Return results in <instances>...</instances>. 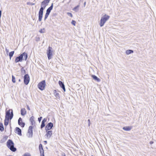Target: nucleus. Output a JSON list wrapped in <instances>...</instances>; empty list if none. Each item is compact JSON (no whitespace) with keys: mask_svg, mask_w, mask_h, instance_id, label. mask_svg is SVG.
Masks as SVG:
<instances>
[{"mask_svg":"<svg viewBox=\"0 0 156 156\" xmlns=\"http://www.w3.org/2000/svg\"><path fill=\"white\" fill-rule=\"evenodd\" d=\"M50 0H44L41 2L40 8L38 12V20L41 21L42 19L44 10L48 5Z\"/></svg>","mask_w":156,"mask_h":156,"instance_id":"nucleus-1","label":"nucleus"},{"mask_svg":"<svg viewBox=\"0 0 156 156\" xmlns=\"http://www.w3.org/2000/svg\"><path fill=\"white\" fill-rule=\"evenodd\" d=\"M28 57L27 54L25 52H24L21 54L20 56L16 57L15 59L16 63H17L19 62H21L23 60L26 61Z\"/></svg>","mask_w":156,"mask_h":156,"instance_id":"nucleus-2","label":"nucleus"},{"mask_svg":"<svg viewBox=\"0 0 156 156\" xmlns=\"http://www.w3.org/2000/svg\"><path fill=\"white\" fill-rule=\"evenodd\" d=\"M6 145L12 151L15 152L16 151V148L14 147V144L11 140L9 139L8 140L6 143Z\"/></svg>","mask_w":156,"mask_h":156,"instance_id":"nucleus-3","label":"nucleus"},{"mask_svg":"<svg viewBox=\"0 0 156 156\" xmlns=\"http://www.w3.org/2000/svg\"><path fill=\"white\" fill-rule=\"evenodd\" d=\"M110 16L106 15H105L102 16L100 20L99 23L100 26L101 27H103L105 22L109 19Z\"/></svg>","mask_w":156,"mask_h":156,"instance_id":"nucleus-4","label":"nucleus"},{"mask_svg":"<svg viewBox=\"0 0 156 156\" xmlns=\"http://www.w3.org/2000/svg\"><path fill=\"white\" fill-rule=\"evenodd\" d=\"M13 110L12 109H9L7 111H6L5 118L11 120L13 118Z\"/></svg>","mask_w":156,"mask_h":156,"instance_id":"nucleus-5","label":"nucleus"},{"mask_svg":"<svg viewBox=\"0 0 156 156\" xmlns=\"http://www.w3.org/2000/svg\"><path fill=\"white\" fill-rule=\"evenodd\" d=\"M46 86L45 80H43L40 82L37 85L38 88L41 90H44Z\"/></svg>","mask_w":156,"mask_h":156,"instance_id":"nucleus-6","label":"nucleus"},{"mask_svg":"<svg viewBox=\"0 0 156 156\" xmlns=\"http://www.w3.org/2000/svg\"><path fill=\"white\" fill-rule=\"evenodd\" d=\"M52 48L51 47L49 46L48 49L47 50V55L48 56V58L49 60L51 59L52 56Z\"/></svg>","mask_w":156,"mask_h":156,"instance_id":"nucleus-7","label":"nucleus"},{"mask_svg":"<svg viewBox=\"0 0 156 156\" xmlns=\"http://www.w3.org/2000/svg\"><path fill=\"white\" fill-rule=\"evenodd\" d=\"M23 78L24 83L26 85H28L30 80V77L29 75L28 74H25Z\"/></svg>","mask_w":156,"mask_h":156,"instance_id":"nucleus-8","label":"nucleus"},{"mask_svg":"<svg viewBox=\"0 0 156 156\" xmlns=\"http://www.w3.org/2000/svg\"><path fill=\"white\" fill-rule=\"evenodd\" d=\"M53 126V124L51 122L48 123L45 127V130L46 131L51 129Z\"/></svg>","mask_w":156,"mask_h":156,"instance_id":"nucleus-9","label":"nucleus"},{"mask_svg":"<svg viewBox=\"0 0 156 156\" xmlns=\"http://www.w3.org/2000/svg\"><path fill=\"white\" fill-rule=\"evenodd\" d=\"M28 137H32L33 135V126H30L29 127L28 129Z\"/></svg>","mask_w":156,"mask_h":156,"instance_id":"nucleus-10","label":"nucleus"},{"mask_svg":"<svg viewBox=\"0 0 156 156\" xmlns=\"http://www.w3.org/2000/svg\"><path fill=\"white\" fill-rule=\"evenodd\" d=\"M46 133L45 136L46 138L48 139H49L50 138L52 134V131L51 130H48L46 131Z\"/></svg>","mask_w":156,"mask_h":156,"instance_id":"nucleus-11","label":"nucleus"},{"mask_svg":"<svg viewBox=\"0 0 156 156\" xmlns=\"http://www.w3.org/2000/svg\"><path fill=\"white\" fill-rule=\"evenodd\" d=\"M18 124L22 128L25 126V123L23 122L22 119L21 117H20L18 120Z\"/></svg>","mask_w":156,"mask_h":156,"instance_id":"nucleus-12","label":"nucleus"},{"mask_svg":"<svg viewBox=\"0 0 156 156\" xmlns=\"http://www.w3.org/2000/svg\"><path fill=\"white\" fill-rule=\"evenodd\" d=\"M39 148L40 153V156H44V150L43 148L42 145L41 144H40L39 145Z\"/></svg>","mask_w":156,"mask_h":156,"instance_id":"nucleus-13","label":"nucleus"},{"mask_svg":"<svg viewBox=\"0 0 156 156\" xmlns=\"http://www.w3.org/2000/svg\"><path fill=\"white\" fill-rule=\"evenodd\" d=\"M15 132L16 133H17L19 135L21 136L22 135L21 130L19 127H16Z\"/></svg>","mask_w":156,"mask_h":156,"instance_id":"nucleus-14","label":"nucleus"},{"mask_svg":"<svg viewBox=\"0 0 156 156\" xmlns=\"http://www.w3.org/2000/svg\"><path fill=\"white\" fill-rule=\"evenodd\" d=\"M58 84L60 87L62 88L64 90V91L65 92L66 91V89L65 88L64 84V83H63V82L61 81H58Z\"/></svg>","mask_w":156,"mask_h":156,"instance_id":"nucleus-15","label":"nucleus"},{"mask_svg":"<svg viewBox=\"0 0 156 156\" xmlns=\"http://www.w3.org/2000/svg\"><path fill=\"white\" fill-rule=\"evenodd\" d=\"M92 77L94 80L98 82H99L101 81V79L95 75H92Z\"/></svg>","mask_w":156,"mask_h":156,"instance_id":"nucleus-16","label":"nucleus"},{"mask_svg":"<svg viewBox=\"0 0 156 156\" xmlns=\"http://www.w3.org/2000/svg\"><path fill=\"white\" fill-rule=\"evenodd\" d=\"M132 129V128L131 126H125L123 127L122 129L126 131H129L130 130Z\"/></svg>","mask_w":156,"mask_h":156,"instance_id":"nucleus-17","label":"nucleus"},{"mask_svg":"<svg viewBox=\"0 0 156 156\" xmlns=\"http://www.w3.org/2000/svg\"><path fill=\"white\" fill-rule=\"evenodd\" d=\"M21 114L23 115H24L26 113V111L25 108H22L21 109Z\"/></svg>","mask_w":156,"mask_h":156,"instance_id":"nucleus-18","label":"nucleus"},{"mask_svg":"<svg viewBox=\"0 0 156 156\" xmlns=\"http://www.w3.org/2000/svg\"><path fill=\"white\" fill-rule=\"evenodd\" d=\"M34 117L33 116H32L30 117V121L31 122V124L32 125H33L34 123L35 122L34 121Z\"/></svg>","mask_w":156,"mask_h":156,"instance_id":"nucleus-19","label":"nucleus"},{"mask_svg":"<svg viewBox=\"0 0 156 156\" xmlns=\"http://www.w3.org/2000/svg\"><path fill=\"white\" fill-rule=\"evenodd\" d=\"M9 119H6L5 118V119L4 120V125L5 126H7L8 125L9 122Z\"/></svg>","mask_w":156,"mask_h":156,"instance_id":"nucleus-20","label":"nucleus"},{"mask_svg":"<svg viewBox=\"0 0 156 156\" xmlns=\"http://www.w3.org/2000/svg\"><path fill=\"white\" fill-rule=\"evenodd\" d=\"M133 52V51L132 50H128L126 51V53L127 55L132 54Z\"/></svg>","mask_w":156,"mask_h":156,"instance_id":"nucleus-21","label":"nucleus"},{"mask_svg":"<svg viewBox=\"0 0 156 156\" xmlns=\"http://www.w3.org/2000/svg\"><path fill=\"white\" fill-rule=\"evenodd\" d=\"M4 130V128L2 123L0 122V130L1 132L3 131Z\"/></svg>","mask_w":156,"mask_h":156,"instance_id":"nucleus-22","label":"nucleus"},{"mask_svg":"<svg viewBox=\"0 0 156 156\" xmlns=\"http://www.w3.org/2000/svg\"><path fill=\"white\" fill-rule=\"evenodd\" d=\"M21 71L22 75L26 74V71L23 67L21 68Z\"/></svg>","mask_w":156,"mask_h":156,"instance_id":"nucleus-23","label":"nucleus"},{"mask_svg":"<svg viewBox=\"0 0 156 156\" xmlns=\"http://www.w3.org/2000/svg\"><path fill=\"white\" fill-rule=\"evenodd\" d=\"M14 53V51H11L10 52H9V58H10V59H11V58L13 56Z\"/></svg>","mask_w":156,"mask_h":156,"instance_id":"nucleus-24","label":"nucleus"},{"mask_svg":"<svg viewBox=\"0 0 156 156\" xmlns=\"http://www.w3.org/2000/svg\"><path fill=\"white\" fill-rule=\"evenodd\" d=\"M52 9H51V8H48L46 10V13L47 14H49V15L51 12V11L52 10Z\"/></svg>","mask_w":156,"mask_h":156,"instance_id":"nucleus-25","label":"nucleus"},{"mask_svg":"<svg viewBox=\"0 0 156 156\" xmlns=\"http://www.w3.org/2000/svg\"><path fill=\"white\" fill-rule=\"evenodd\" d=\"M79 5H77L76 6H75L73 8V10L76 12H77L78 10V9L79 8Z\"/></svg>","mask_w":156,"mask_h":156,"instance_id":"nucleus-26","label":"nucleus"},{"mask_svg":"<svg viewBox=\"0 0 156 156\" xmlns=\"http://www.w3.org/2000/svg\"><path fill=\"white\" fill-rule=\"evenodd\" d=\"M54 94L57 97H59V94L58 93L56 92V90H55L54 91Z\"/></svg>","mask_w":156,"mask_h":156,"instance_id":"nucleus-27","label":"nucleus"},{"mask_svg":"<svg viewBox=\"0 0 156 156\" xmlns=\"http://www.w3.org/2000/svg\"><path fill=\"white\" fill-rule=\"evenodd\" d=\"M45 126V122H41V128L42 129Z\"/></svg>","mask_w":156,"mask_h":156,"instance_id":"nucleus-28","label":"nucleus"},{"mask_svg":"<svg viewBox=\"0 0 156 156\" xmlns=\"http://www.w3.org/2000/svg\"><path fill=\"white\" fill-rule=\"evenodd\" d=\"M12 81L14 83L16 82L15 78L13 75L12 76Z\"/></svg>","mask_w":156,"mask_h":156,"instance_id":"nucleus-29","label":"nucleus"},{"mask_svg":"<svg viewBox=\"0 0 156 156\" xmlns=\"http://www.w3.org/2000/svg\"><path fill=\"white\" fill-rule=\"evenodd\" d=\"M45 29L44 28H43L41 29L39 32L41 33H44Z\"/></svg>","mask_w":156,"mask_h":156,"instance_id":"nucleus-30","label":"nucleus"},{"mask_svg":"<svg viewBox=\"0 0 156 156\" xmlns=\"http://www.w3.org/2000/svg\"><path fill=\"white\" fill-rule=\"evenodd\" d=\"M49 15V14H47L46 13H45V15L44 16V20L45 21L46 19L48 17V16Z\"/></svg>","mask_w":156,"mask_h":156,"instance_id":"nucleus-31","label":"nucleus"},{"mask_svg":"<svg viewBox=\"0 0 156 156\" xmlns=\"http://www.w3.org/2000/svg\"><path fill=\"white\" fill-rule=\"evenodd\" d=\"M76 22L74 20H72L71 22V23L74 26H75Z\"/></svg>","mask_w":156,"mask_h":156,"instance_id":"nucleus-32","label":"nucleus"},{"mask_svg":"<svg viewBox=\"0 0 156 156\" xmlns=\"http://www.w3.org/2000/svg\"><path fill=\"white\" fill-rule=\"evenodd\" d=\"M23 156H31L30 154L28 153L24 154Z\"/></svg>","mask_w":156,"mask_h":156,"instance_id":"nucleus-33","label":"nucleus"},{"mask_svg":"<svg viewBox=\"0 0 156 156\" xmlns=\"http://www.w3.org/2000/svg\"><path fill=\"white\" fill-rule=\"evenodd\" d=\"M5 139H4L3 138L0 141V142L1 143H2L5 141Z\"/></svg>","mask_w":156,"mask_h":156,"instance_id":"nucleus-34","label":"nucleus"},{"mask_svg":"<svg viewBox=\"0 0 156 156\" xmlns=\"http://www.w3.org/2000/svg\"><path fill=\"white\" fill-rule=\"evenodd\" d=\"M67 14L68 16H70L71 17H73V15H72V14L71 13H70V12H68L67 13Z\"/></svg>","mask_w":156,"mask_h":156,"instance_id":"nucleus-35","label":"nucleus"},{"mask_svg":"<svg viewBox=\"0 0 156 156\" xmlns=\"http://www.w3.org/2000/svg\"><path fill=\"white\" fill-rule=\"evenodd\" d=\"M27 5H34V3H33L32 2H27Z\"/></svg>","mask_w":156,"mask_h":156,"instance_id":"nucleus-36","label":"nucleus"},{"mask_svg":"<svg viewBox=\"0 0 156 156\" xmlns=\"http://www.w3.org/2000/svg\"><path fill=\"white\" fill-rule=\"evenodd\" d=\"M36 40L37 41H40V38L39 37H36Z\"/></svg>","mask_w":156,"mask_h":156,"instance_id":"nucleus-37","label":"nucleus"},{"mask_svg":"<svg viewBox=\"0 0 156 156\" xmlns=\"http://www.w3.org/2000/svg\"><path fill=\"white\" fill-rule=\"evenodd\" d=\"M42 117H40L39 118H38V121H39V122H40L41 121V119H42Z\"/></svg>","mask_w":156,"mask_h":156,"instance_id":"nucleus-38","label":"nucleus"},{"mask_svg":"<svg viewBox=\"0 0 156 156\" xmlns=\"http://www.w3.org/2000/svg\"><path fill=\"white\" fill-rule=\"evenodd\" d=\"M47 121V119L45 118L43 119L42 122H45Z\"/></svg>","mask_w":156,"mask_h":156,"instance_id":"nucleus-39","label":"nucleus"},{"mask_svg":"<svg viewBox=\"0 0 156 156\" xmlns=\"http://www.w3.org/2000/svg\"><path fill=\"white\" fill-rule=\"evenodd\" d=\"M53 3H52V4H51V5L50 6V7H49V8H51V9H53Z\"/></svg>","mask_w":156,"mask_h":156,"instance_id":"nucleus-40","label":"nucleus"},{"mask_svg":"<svg viewBox=\"0 0 156 156\" xmlns=\"http://www.w3.org/2000/svg\"><path fill=\"white\" fill-rule=\"evenodd\" d=\"M88 126H90V119H88Z\"/></svg>","mask_w":156,"mask_h":156,"instance_id":"nucleus-41","label":"nucleus"},{"mask_svg":"<svg viewBox=\"0 0 156 156\" xmlns=\"http://www.w3.org/2000/svg\"><path fill=\"white\" fill-rule=\"evenodd\" d=\"M27 108L28 110H30V108L29 106L28 105H27Z\"/></svg>","mask_w":156,"mask_h":156,"instance_id":"nucleus-42","label":"nucleus"},{"mask_svg":"<svg viewBox=\"0 0 156 156\" xmlns=\"http://www.w3.org/2000/svg\"><path fill=\"white\" fill-rule=\"evenodd\" d=\"M3 138L4 139H5V141H6L7 138V137L6 136H5Z\"/></svg>","mask_w":156,"mask_h":156,"instance_id":"nucleus-43","label":"nucleus"},{"mask_svg":"<svg viewBox=\"0 0 156 156\" xmlns=\"http://www.w3.org/2000/svg\"><path fill=\"white\" fill-rule=\"evenodd\" d=\"M5 51L7 53L9 52V50L6 48H5Z\"/></svg>","mask_w":156,"mask_h":156,"instance_id":"nucleus-44","label":"nucleus"},{"mask_svg":"<svg viewBox=\"0 0 156 156\" xmlns=\"http://www.w3.org/2000/svg\"><path fill=\"white\" fill-rule=\"evenodd\" d=\"M62 156H66V155L64 153H62Z\"/></svg>","mask_w":156,"mask_h":156,"instance_id":"nucleus-45","label":"nucleus"},{"mask_svg":"<svg viewBox=\"0 0 156 156\" xmlns=\"http://www.w3.org/2000/svg\"><path fill=\"white\" fill-rule=\"evenodd\" d=\"M153 141H151L150 142V144H153Z\"/></svg>","mask_w":156,"mask_h":156,"instance_id":"nucleus-46","label":"nucleus"},{"mask_svg":"<svg viewBox=\"0 0 156 156\" xmlns=\"http://www.w3.org/2000/svg\"><path fill=\"white\" fill-rule=\"evenodd\" d=\"M0 15H2V11L1 10L0 11Z\"/></svg>","mask_w":156,"mask_h":156,"instance_id":"nucleus-47","label":"nucleus"},{"mask_svg":"<svg viewBox=\"0 0 156 156\" xmlns=\"http://www.w3.org/2000/svg\"><path fill=\"white\" fill-rule=\"evenodd\" d=\"M86 4V2H84V6H85V5Z\"/></svg>","mask_w":156,"mask_h":156,"instance_id":"nucleus-48","label":"nucleus"},{"mask_svg":"<svg viewBox=\"0 0 156 156\" xmlns=\"http://www.w3.org/2000/svg\"><path fill=\"white\" fill-rule=\"evenodd\" d=\"M44 142L46 144L47 143V141H44Z\"/></svg>","mask_w":156,"mask_h":156,"instance_id":"nucleus-49","label":"nucleus"},{"mask_svg":"<svg viewBox=\"0 0 156 156\" xmlns=\"http://www.w3.org/2000/svg\"><path fill=\"white\" fill-rule=\"evenodd\" d=\"M18 81L19 82H20L21 81V80L20 79H19Z\"/></svg>","mask_w":156,"mask_h":156,"instance_id":"nucleus-50","label":"nucleus"},{"mask_svg":"<svg viewBox=\"0 0 156 156\" xmlns=\"http://www.w3.org/2000/svg\"><path fill=\"white\" fill-rule=\"evenodd\" d=\"M1 15H0V18H1Z\"/></svg>","mask_w":156,"mask_h":156,"instance_id":"nucleus-51","label":"nucleus"},{"mask_svg":"<svg viewBox=\"0 0 156 156\" xmlns=\"http://www.w3.org/2000/svg\"><path fill=\"white\" fill-rule=\"evenodd\" d=\"M91 156H93V155H91Z\"/></svg>","mask_w":156,"mask_h":156,"instance_id":"nucleus-52","label":"nucleus"}]
</instances>
